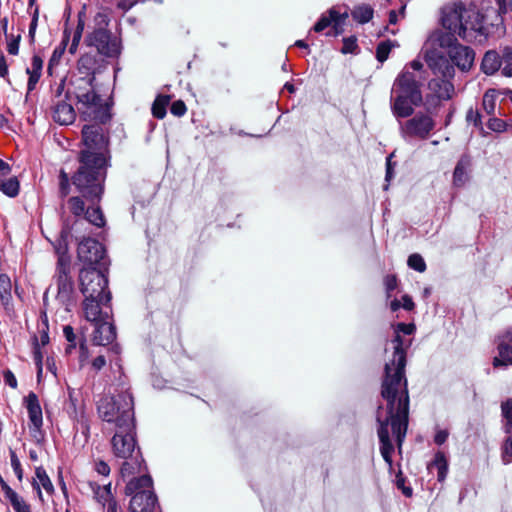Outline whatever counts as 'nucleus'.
Here are the masks:
<instances>
[{
	"label": "nucleus",
	"instance_id": "nucleus-1",
	"mask_svg": "<svg viewBox=\"0 0 512 512\" xmlns=\"http://www.w3.org/2000/svg\"><path fill=\"white\" fill-rule=\"evenodd\" d=\"M392 342L394 343L393 358L385 364L381 385V396L387 402L386 416L383 418L380 412L377 414L380 453L390 472L393 470L394 446L390 439L389 427L395 436L398 452L401 453L406 437L409 413V394L405 377V343L398 332Z\"/></svg>",
	"mask_w": 512,
	"mask_h": 512
},
{
	"label": "nucleus",
	"instance_id": "nucleus-2",
	"mask_svg": "<svg viewBox=\"0 0 512 512\" xmlns=\"http://www.w3.org/2000/svg\"><path fill=\"white\" fill-rule=\"evenodd\" d=\"M97 122L82 128L84 148L78 153V168L72 176L76 190L92 202L102 198L111 158L109 133Z\"/></svg>",
	"mask_w": 512,
	"mask_h": 512
},
{
	"label": "nucleus",
	"instance_id": "nucleus-3",
	"mask_svg": "<svg viewBox=\"0 0 512 512\" xmlns=\"http://www.w3.org/2000/svg\"><path fill=\"white\" fill-rule=\"evenodd\" d=\"M442 26L445 30L457 32V36L465 41L477 40L478 37H486L489 33L487 26L498 24L491 10L481 13L479 10L467 9L457 6L444 10Z\"/></svg>",
	"mask_w": 512,
	"mask_h": 512
},
{
	"label": "nucleus",
	"instance_id": "nucleus-4",
	"mask_svg": "<svg viewBox=\"0 0 512 512\" xmlns=\"http://www.w3.org/2000/svg\"><path fill=\"white\" fill-rule=\"evenodd\" d=\"M95 80L96 77L74 75L70 81L71 87L65 96L75 97L78 112L83 120L107 123L111 118L109 107L95 91Z\"/></svg>",
	"mask_w": 512,
	"mask_h": 512
},
{
	"label": "nucleus",
	"instance_id": "nucleus-5",
	"mask_svg": "<svg viewBox=\"0 0 512 512\" xmlns=\"http://www.w3.org/2000/svg\"><path fill=\"white\" fill-rule=\"evenodd\" d=\"M99 417L114 425V429L132 427L134 419V400L125 377L120 376L116 394L102 397L97 404Z\"/></svg>",
	"mask_w": 512,
	"mask_h": 512
},
{
	"label": "nucleus",
	"instance_id": "nucleus-6",
	"mask_svg": "<svg viewBox=\"0 0 512 512\" xmlns=\"http://www.w3.org/2000/svg\"><path fill=\"white\" fill-rule=\"evenodd\" d=\"M421 86L420 78L405 67L393 84L391 110L395 117H410L414 107L422 105Z\"/></svg>",
	"mask_w": 512,
	"mask_h": 512
},
{
	"label": "nucleus",
	"instance_id": "nucleus-7",
	"mask_svg": "<svg viewBox=\"0 0 512 512\" xmlns=\"http://www.w3.org/2000/svg\"><path fill=\"white\" fill-rule=\"evenodd\" d=\"M125 494L131 496L129 512H162L149 475L132 478L126 484Z\"/></svg>",
	"mask_w": 512,
	"mask_h": 512
},
{
	"label": "nucleus",
	"instance_id": "nucleus-8",
	"mask_svg": "<svg viewBox=\"0 0 512 512\" xmlns=\"http://www.w3.org/2000/svg\"><path fill=\"white\" fill-rule=\"evenodd\" d=\"M404 122L399 123L400 134L405 141H422L429 138L436 127V121L429 114L417 112Z\"/></svg>",
	"mask_w": 512,
	"mask_h": 512
},
{
	"label": "nucleus",
	"instance_id": "nucleus-9",
	"mask_svg": "<svg viewBox=\"0 0 512 512\" xmlns=\"http://www.w3.org/2000/svg\"><path fill=\"white\" fill-rule=\"evenodd\" d=\"M100 269L86 267L80 270V291L84 297H104L108 291V279Z\"/></svg>",
	"mask_w": 512,
	"mask_h": 512
},
{
	"label": "nucleus",
	"instance_id": "nucleus-10",
	"mask_svg": "<svg viewBox=\"0 0 512 512\" xmlns=\"http://www.w3.org/2000/svg\"><path fill=\"white\" fill-rule=\"evenodd\" d=\"M84 27H85V21L82 18L81 14L78 15L77 26L73 31H71L68 27H65V29L63 31V37H62L61 43L58 47H56L54 49V51L49 59V63H48V67H47L49 74H52L53 67L55 65H58L66 47L70 41V37H72V39H71V43L69 45L68 51L70 54L76 53L79 43L82 38Z\"/></svg>",
	"mask_w": 512,
	"mask_h": 512
},
{
	"label": "nucleus",
	"instance_id": "nucleus-11",
	"mask_svg": "<svg viewBox=\"0 0 512 512\" xmlns=\"http://www.w3.org/2000/svg\"><path fill=\"white\" fill-rule=\"evenodd\" d=\"M112 452L119 459H128L136 455L137 448L135 424L132 427L115 429L111 439Z\"/></svg>",
	"mask_w": 512,
	"mask_h": 512
},
{
	"label": "nucleus",
	"instance_id": "nucleus-12",
	"mask_svg": "<svg viewBox=\"0 0 512 512\" xmlns=\"http://www.w3.org/2000/svg\"><path fill=\"white\" fill-rule=\"evenodd\" d=\"M88 46L95 47L98 55L106 57H116L120 53L119 41L112 37L108 29L94 28V30L86 37Z\"/></svg>",
	"mask_w": 512,
	"mask_h": 512
},
{
	"label": "nucleus",
	"instance_id": "nucleus-13",
	"mask_svg": "<svg viewBox=\"0 0 512 512\" xmlns=\"http://www.w3.org/2000/svg\"><path fill=\"white\" fill-rule=\"evenodd\" d=\"M70 268H67V261L61 259L60 268H56L55 279L57 284L56 300L66 310L74 303V282L70 277Z\"/></svg>",
	"mask_w": 512,
	"mask_h": 512
},
{
	"label": "nucleus",
	"instance_id": "nucleus-14",
	"mask_svg": "<svg viewBox=\"0 0 512 512\" xmlns=\"http://www.w3.org/2000/svg\"><path fill=\"white\" fill-rule=\"evenodd\" d=\"M78 259L89 267L99 265L102 268L106 265V255L103 245L92 238H84L77 249Z\"/></svg>",
	"mask_w": 512,
	"mask_h": 512
},
{
	"label": "nucleus",
	"instance_id": "nucleus-15",
	"mask_svg": "<svg viewBox=\"0 0 512 512\" xmlns=\"http://www.w3.org/2000/svg\"><path fill=\"white\" fill-rule=\"evenodd\" d=\"M111 298L110 291H107L104 297H84L83 311L85 319L92 323H98L104 318H109V314L101 310V305H109Z\"/></svg>",
	"mask_w": 512,
	"mask_h": 512
},
{
	"label": "nucleus",
	"instance_id": "nucleus-16",
	"mask_svg": "<svg viewBox=\"0 0 512 512\" xmlns=\"http://www.w3.org/2000/svg\"><path fill=\"white\" fill-rule=\"evenodd\" d=\"M425 61L436 76L453 78L455 70L451 60L441 54L438 50L432 49L426 51Z\"/></svg>",
	"mask_w": 512,
	"mask_h": 512
},
{
	"label": "nucleus",
	"instance_id": "nucleus-17",
	"mask_svg": "<svg viewBox=\"0 0 512 512\" xmlns=\"http://www.w3.org/2000/svg\"><path fill=\"white\" fill-rule=\"evenodd\" d=\"M447 52L453 66L458 67L461 71H468L471 68L475 53L470 47L459 44L451 47Z\"/></svg>",
	"mask_w": 512,
	"mask_h": 512
},
{
	"label": "nucleus",
	"instance_id": "nucleus-18",
	"mask_svg": "<svg viewBox=\"0 0 512 512\" xmlns=\"http://www.w3.org/2000/svg\"><path fill=\"white\" fill-rule=\"evenodd\" d=\"M108 319L104 318L102 321L94 323L95 330L92 336L94 345L106 346L112 344L116 339V327Z\"/></svg>",
	"mask_w": 512,
	"mask_h": 512
},
{
	"label": "nucleus",
	"instance_id": "nucleus-19",
	"mask_svg": "<svg viewBox=\"0 0 512 512\" xmlns=\"http://www.w3.org/2000/svg\"><path fill=\"white\" fill-rule=\"evenodd\" d=\"M102 59L99 57V55L95 52H87L78 59L77 61V76H84V77H95L96 74L99 72Z\"/></svg>",
	"mask_w": 512,
	"mask_h": 512
},
{
	"label": "nucleus",
	"instance_id": "nucleus-20",
	"mask_svg": "<svg viewBox=\"0 0 512 512\" xmlns=\"http://www.w3.org/2000/svg\"><path fill=\"white\" fill-rule=\"evenodd\" d=\"M63 335L68 342L67 347L65 348V353L70 355L72 351L79 345V361L83 363L88 358V347L86 344V339L83 335L80 337L77 336L74 332V329L70 325H66L63 327Z\"/></svg>",
	"mask_w": 512,
	"mask_h": 512
},
{
	"label": "nucleus",
	"instance_id": "nucleus-21",
	"mask_svg": "<svg viewBox=\"0 0 512 512\" xmlns=\"http://www.w3.org/2000/svg\"><path fill=\"white\" fill-rule=\"evenodd\" d=\"M26 408L31 424L33 425L32 435L36 438L37 433L41 434V427L43 424L42 409L37 395L30 392L25 398Z\"/></svg>",
	"mask_w": 512,
	"mask_h": 512
},
{
	"label": "nucleus",
	"instance_id": "nucleus-22",
	"mask_svg": "<svg viewBox=\"0 0 512 512\" xmlns=\"http://www.w3.org/2000/svg\"><path fill=\"white\" fill-rule=\"evenodd\" d=\"M52 118L60 125H69L75 121L76 112L70 103L59 99L52 108Z\"/></svg>",
	"mask_w": 512,
	"mask_h": 512
},
{
	"label": "nucleus",
	"instance_id": "nucleus-23",
	"mask_svg": "<svg viewBox=\"0 0 512 512\" xmlns=\"http://www.w3.org/2000/svg\"><path fill=\"white\" fill-rule=\"evenodd\" d=\"M450 78L438 77L431 79L428 83L429 89L435 95L443 100H449L454 94V85L449 81Z\"/></svg>",
	"mask_w": 512,
	"mask_h": 512
},
{
	"label": "nucleus",
	"instance_id": "nucleus-24",
	"mask_svg": "<svg viewBox=\"0 0 512 512\" xmlns=\"http://www.w3.org/2000/svg\"><path fill=\"white\" fill-rule=\"evenodd\" d=\"M347 14H339L335 10L329 11V16L322 15V17L317 21V23L313 26V30L315 32H322L327 27H329L332 23L334 24L335 35L339 33L337 30L340 25L344 23Z\"/></svg>",
	"mask_w": 512,
	"mask_h": 512
},
{
	"label": "nucleus",
	"instance_id": "nucleus-25",
	"mask_svg": "<svg viewBox=\"0 0 512 512\" xmlns=\"http://www.w3.org/2000/svg\"><path fill=\"white\" fill-rule=\"evenodd\" d=\"M470 166L471 160L468 156H462L459 159L453 173V182L456 186H462L466 183Z\"/></svg>",
	"mask_w": 512,
	"mask_h": 512
},
{
	"label": "nucleus",
	"instance_id": "nucleus-26",
	"mask_svg": "<svg viewBox=\"0 0 512 512\" xmlns=\"http://www.w3.org/2000/svg\"><path fill=\"white\" fill-rule=\"evenodd\" d=\"M70 231L67 228H63L60 237L55 244V251L58 255L57 267L60 268L61 259L67 261V268H70V257L68 256V236Z\"/></svg>",
	"mask_w": 512,
	"mask_h": 512
},
{
	"label": "nucleus",
	"instance_id": "nucleus-27",
	"mask_svg": "<svg viewBox=\"0 0 512 512\" xmlns=\"http://www.w3.org/2000/svg\"><path fill=\"white\" fill-rule=\"evenodd\" d=\"M501 65L502 60L499 54L494 50H490L487 51L483 57L481 69L485 74L492 75L499 70Z\"/></svg>",
	"mask_w": 512,
	"mask_h": 512
},
{
	"label": "nucleus",
	"instance_id": "nucleus-28",
	"mask_svg": "<svg viewBox=\"0 0 512 512\" xmlns=\"http://www.w3.org/2000/svg\"><path fill=\"white\" fill-rule=\"evenodd\" d=\"M35 475L38 481L34 480L32 485L33 488L37 490L39 498L43 500L40 487L42 486L47 493L52 494L54 492V486L43 467H37L35 470Z\"/></svg>",
	"mask_w": 512,
	"mask_h": 512
},
{
	"label": "nucleus",
	"instance_id": "nucleus-29",
	"mask_svg": "<svg viewBox=\"0 0 512 512\" xmlns=\"http://www.w3.org/2000/svg\"><path fill=\"white\" fill-rule=\"evenodd\" d=\"M123 460L124 461L120 467V474L123 478H125L140 470L141 462L143 461L140 449L137 450L135 456Z\"/></svg>",
	"mask_w": 512,
	"mask_h": 512
},
{
	"label": "nucleus",
	"instance_id": "nucleus-30",
	"mask_svg": "<svg viewBox=\"0 0 512 512\" xmlns=\"http://www.w3.org/2000/svg\"><path fill=\"white\" fill-rule=\"evenodd\" d=\"M90 486L92 488L95 500L101 504L102 507H105V505L109 503L110 500L115 499L111 492V483L105 484L103 486L97 483H90Z\"/></svg>",
	"mask_w": 512,
	"mask_h": 512
},
{
	"label": "nucleus",
	"instance_id": "nucleus-31",
	"mask_svg": "<svg viewBox=\"0 0 512 512\" xmlns=\"http://www.w3.org/2000/svg\"><path fill=\"white\" fill-rule=\"evenodd\" d=\"M87 201L91 204V206H89L86 209V212L84 215L85 220H87L89 223H91L97 227H103L105 225V218H104L101 208L99 206H96L100 202V200H98L96 202H92L89 200H87Z\"/></svg>",
	"mask_w": 512,
	"mask_h": 512
},
{
	"label": "nucleus",
	"instance_id": "nucleus-32",
	"mask_svg": "<svg viewBox=\"0 0 512 512\" xmlns=\"http://www.w3.org/2000/svg\"><path fill=\"white\" fill-rule=\"evenodd\" d=\"M11 280L7 274H0V300L6 310L11 306Z\"/></svg>",
	"mask_w": 512,
	"mask_h": 512
},
{
	"label": "nucleus",
	"instance_id": "nucleus-33",
	"mask_svg": "<svg viewBox=\"0 0 512 512\" xmlns=\"http://www.w3.org/2000/svg\"><path fill=\"white\" fill-rule=\"evenodd\" d=\"M497 349L499 357H494L493 366L497 368L508 364L512 365V347L508 343L500 342Z\"/></svg>",
	"mask_w": 512,
	"mask_h": 512
},
{
	"label": "nucleus",
	"instance_id": "nucleus-34",
	"mask_svg": "<svg viewBox=\"0 0 512 512\" xmlns=\"http://www.w3.org/2000/svg\"><path fill=\"white\" fill-rule=\"evenodd\" d=\"M434 466L437 468L438 475L437 479L439 482H443L448 473V460L442 451L436 452L433 461L428 465V469Z\"/></svg>",
	"mask_w": 512,
	"mask_h": 512
},
{
	"label": "nucleus",
	"instance_id": "nucleus-35",
	"mask_svg": "<svg viewBox=\"0 0 512 512\" xmlns=\"http://www.w3.org/2000/svg\"><path fill=\"white\" fill-rule=\"evenodd\" d=\"M0 191L8 197H16L20 191V183L17 177L13 176L8 179L1 180Z\"/></svg>",
	"mask_w": 512,
	"mask_h": 512
},
{
	"label": "nucleus",
	"instance_id": "nucleus-36",
	"mask_svg": "<svg viewBox=\"0 0 512 512\" xmlns=\"http://www.w3.org/2000/svg\"><path fill=\"white\" fill-rule=\"evenodd\" d=\"M170 102V96L158 95L152 104V115L157 119H163L166 115V108Z\"/></svg>",
	"mask_w": 512,
	"mask_h": 512
},
{
	"label": "nucleus",
	"instance_id": "nucleus-37",
	"mask_svg": "<svg viewBox=\"0 0 512 512\" xmlns=\"http://www.w3.org/2000/svg\"><path fill=\"white\" fill-rule=\"evenodd\" d=\"M501 413L504 419L503 429L507 434L512 433V399H507L501 404Z\"/></svg>",
	"mask_w": 512,
	"mask_h": 512
},
{
	"label": "nucleus",
	"instance_id": "nucleus-38",
	"mask_svg": "<svg viewBox=\"0 0 512 512\" xmlns=\"http://www.w3.org/2000/svg\"><path fill=\"white\" fill-rule=\"evenodd\" d=\"M80 195L82 194L80 193ZM83 199L87 201V199L83 196H73L70 197L67 201L70 212L76 217L85 215L86 210Z\"/></svg>",
	"mask_w": 512,
	"mask_h": 512
},
{
	"label": "nucleus",
	"instance_id": "nucleus-39",
	"mask_svg": "<svg viewBox=\"0 0 512 512\" xmlns=\"http://www.w3.org/2000/svg\"><path fill=\"white\" fill-rule=\"evenodd\" d=\"M352 17L359 23H367L373 17V9L370 6H359L352 11Z\"/></svg>",
	"mask_w": 512,
	"mask_h": 512
},
{
	"label": "nucleus",
	"instance_id": "nucleus-40",
	"mask_svg": "<svg viewBox=\"0 0 512 512\" xmlns=\"http://www.w3.org/2000/svg\"><path fill=\"white\" fill-rule=\"evenodd\" d=\"M6 499L10 502L15 512H31V507L24 501L16 492L7 496Z\"/></svg>",
	"mask_w": 512,
	"mask_h": 512
},
{
	"label": "nucleus",
	"instance_id": "nucleus-41",
	"mask_svg": "<svg viewBox=\"0 0 512 512\" xmlns=\"http://www.w3.org/2000/svg\"><path fill=\"white\" fill-rule=\"evenodd\" d=\"M58 178H59L58 195L63 200L70 193V177H69L68 173L65 172L64 169H61L59 172ZM71 181H72V178H71Z\"/></svg>",
	"mask_w": 512,
	"mask_h": 512
},
{
	"label": "nucleus",
	"instance_id": "nucleus-42",
	"mask_svg": "<svg viewBox=\"0 0 512 512\" xmlns=\"http://www.w3.org/2000/svg\"><path fill=\"white\" fill-rule=\"evenodd\" d=\"M457 32L446 30L438 37L439 46L450 50L451 47L459 45L456 39Z\"/></svg>",
	"mask_w": 512,
	"mask_h": 512
},
{
	"label": "nucleus",
	"instance_id": "nucleus-43",
	"mask_svg": "<svg viewBox=\"0 0 512 512\" xmlns=\"http://www.w3.org/2000/svg\"><path fill=\"white\" fill-rule=\"evenodd\" d=\"M395 46L391 40L382 41L377 45L376 58L380 63L387 60L391 49Z\"/></svg>",
	"mask_w": 512,
	"mask_h": 512
},
{
	"label": "nucleus",
	"instance_id": "nucleus-44",
	"mask_svg": "<svg viewBox=\"0 0 512 512\" xmlns=\"http://www.w3.org/2000/svg\"><path fill=\"white\" fill-rule=\"evenodd\" d=\"M482 106L488 115H493L496 108V94L494 90L485 92L482 100Z\"/></svg>",
	"mask_w": 512,
	"mask_h": 512
},
{
	"label": "nucleus",
	"instance_id": "nucleus-45",
	"mask_svg": "<svg viewBox=\"0 0 512 512\" xmlns=\"http://www.w3.org/2000/svg\"><path fill=\"white\" fill-rule=\"evenodd\" d=\"M497 9L492 8L491 12L498 22H502V14H505L508 9L512 11V0H496Z\"/></svg>",
	"mask_w": 512,
	"mask_h": 512
},
{
	"label": "nucleus",
	"instance_id": "nucleus-46",
	"mask_svg": "<svg viewBox=\"0 0 512 512\" xmlns=\"http://www.w3.org/2000/svg\"><path fill=\"white\" fill-rule=\"evenodd\" d=\"M443 99L433 93L428 94L422 104L425 106V114L432 116L433 112L440 106Z\"/></svg>",
	"mask_w": 512,
	"mask_h": 512
},
{
	"label": "nucleus",
	"instance_id": "nucleus-47",
	"mask_svg": "<svg viewBox=\"0 0 512 512\" xmlns=\"http://www.w3.org/2000/svg\"><path fill=\"white\" fill-rule=\"evenodd\" d=\"M408 266L418 272H424L426 270V263L420 254H412L408 257Z\"/></svg>",
	"mask_w": 512,
	"mask_h": 512
},
{
	"label": "nucleus",
	"instance_id": "nucleus-48",
	"mask_svg": "<svg viewBox=\"0 0 512 512\" xmlns=\"http://www.w3.org/2000/svg\"><path fill=\"white\" fill-rule=\"evenodd\" d=\"M501 459L504 464L512 462V435L506 439L502 447Z\"/></svg>",
	"mask_w": 512,
	"mask_h": 512
},
{
	"label": "nucleus",
	"instance_id": "nucleus-49",
	"mask_svg": "<svg viewBox=\"0 0 512 512\" xmlns=\"http://www.w3.org/2000/svg\"><path fill=\"white\" fill-rule=\"evenodd\" d=\"M358 50L357 39L355 37H347L343 39L341 52L343 54L356 53Z\"/></svg>",
	"mask_w": 512,
	"mask_h": 512
},
{
	"label": "nucleus",
	"instance_id": "nucleus-50",
	"mask_svg": "<svg viewBox=\"0 0 512 512\" xmlns=\"http://www.w3.org/2000/svg\"><path fill=\"white\" fill-rule=\"evenodd\" d=\"M10 461H11V466H12L14 473L16 474L18 480L22 481L23 469H22L21 463H20L15 451H13V450H10Z\"/></svg>",
	"mask_w": 512,
	"mask_h": 512
},
{
	"label": "nucleus",
	"instance_id": "nucleus-51",
	"mask_svg": "<svg viewBox=\"0 0 512 512\" xmlns=\"http://www.w3.org/2000/svg\"><path fill=\"white\" fill-rule=\"evenodd\" d=\"M38 17H39V7L35 6L34 11L32 13V19L29 25V39L30 42L33 43L35 41V33L38 25Z\"/></svg>",
	"mask_w": 512,
	"mask_h": 512
},
{
	"label": "nucleus",
	"instance_id": "nucleus-52",
	"mask_svg": "<svg viewBox=\"0 0 512 512\" xmlns=\"http://www.w3.org/2000/svg\"><path fill=\"white\" fill-rule=\"evenodd\" d=\"M384 285H385L387 297L389 298V297H391L392 291H394L398 286L397 276L394 274L385 276Z\"/></svg>",
	"mask_w": 512,
	"mask_h": 512
},
{
	"label": "nucleus",
	"instance_id": "nucleus-53",
	"mask_svg": "<svg viewBox=\"0 0 512 512\" xmlns=\"http://www.w3.org/2000/svg\"><path fill=\"white\" fill-rule=\"evenodd\" d=\"M43 68V59L39 55H34L31 61V67L26 69V73L41 74Z\"/></svg>",
	"mask_w": 512,
	"mask_h": 512
},
{
	"label": "nucleus",
	"instance_id": "nucleus-54",
	"mask_svg": "<svg viewBox=\"0 0 512 512\" xmlns=\"http://www.w3.org/2000/svg\"><path fill=\"white\" fill-rule=\"evenodd\" d=\"M487 126L492 131L503 132L507 125L502 119L493 117L488 120Z\"/></svg>",
	"mask_w": 512,
	"mask_h": 512
},
{
	"label": "nucleus",
	"instance_id": "nucleus-55",
	"mask_svg": "<svg viewBox=\"0 0 512 512\" xmlns=\"http://www.w3.org/2000/svg\"><path fill=\"white\" fill-rule=\"evenodd\" d=\"M186 111V105L182 100H176L170 106V112L177 117L183 116Z\"/></svg>",
	"mask_w": 512,
	"mask_h": 512
},
{
	"label": "nucleus",
	"instance_id": "nucleus-56",
	"mask_svg": "<svg viewBox=\"0 0 512 512\" xmlns=\"http://www.w3.org/2000/svg\"><path fill=\"white\" fill-rule=\"evenodd\" d=\"M93 22L95 24V28L107 29L109 17L105 12H98L94 16Z\"/></svg>",
	"mask_w": 512,
	"mask_h": 512
},
{
	"label": "nucleus",
	"instance_id": "nucleus-57",
	"mask_svg": "<svg viewBox=\"0 0 512 512\" xmlns=\"http://www.w3.org/2000/svg\"><path fill=\"white\" fill-rule=\"evenodd\" d=\"M466 120L469 123H473L474 126H476V127L481 125V116H480L479 112L472 108H470L467 111Z\"/></svg>",
	"mask_w": 512,
	"mask_h": 512
},
{
	"label": "nucleus",
	"instance_id": "nucleus-58",
	"mask_svg": "<svg viewBox=\"0 0 512 512\" xmlns=\"http://www.w3.org/2000/svg\"><path fill=\"white\" fill-rule=\"evenodd\" d=\"M21 35H17L16 37H12V39L7 44V51L11 55H17L19 52V43H20Z\"/></svg>",
	"mask_w": 512,
	"mask_h": 512
},
{
	"label": "nucleus",
	"instance_id": "nucleus-59",
	"mask_svg": "<svg viewBox=\"0 0 512 512\" xmlns=\"http://www.w3.org/2000/svg\"><path fill=\"white\" fill-rule=\"evenodd\" d=\"M33 358L36 366L43 365V355L36 337L34 338Z\"/></svg>",
	"mask_w": 512,
	"mask_h": 512
},
{
	"label": "nucleus",
	"instance_id": "nucleus-60",
	"mask_svg": "<svg viewBox=\"0 0 512 512\" xmlns=\"http://www.w3.org/2000/svg\"><path fill=\"white\" fill-rule=\"evenodd\" d=\"M416 327L414 324L398 323L396 326V332L403 333L405 335H411L414 333Z\"/></svg>",
	"mask_w": 512,
	"mask_h": 512
},
{
	"label": "nucleus",
	"instance_id": "nucleus-61",
	"mask_svg": "<svg viewBox=\"0 0 512 512\" xmlns=\"http://www.w3.org/2000/svg\"><path fill=\"white\" fill-rule=\"evenodd\" d=\"M4 382L13 389L17 388V379L11 370H5L3 373Z\"/></svg>",
	"mask_w": 512,
	"mask_h": 512
},
{
	"label": "nucleus",
	"instance_id": "nucleus-62",
	"mask_svg": "<svg viewBox=\"0 0 512 512\" xmlns=\"http://www.w3.org/2000/svg\"><path fill=\"white\" fill-rule=\"evenodd\" d=\"M95 470L98 474L103 476H108L110 474V467L103 460H98L95 462Z\"/></svg>",
	"mask_w": 512,
	"mask_h": 512
},
{
	"label": "nucleus",
	"instance_id": "nucleus-63",
	"mask_svg": "<svg viewBox=\"0 0 512 512\" xmlns=\"http://www.w3.org/2000/svg\"><path fill=\"white\" fill-rule=\"evenodd\" d=\"M448 436H449L448 430H437V432L434 436V442L437 445H442L447 441Z\"/></svg>",
	"mask_w": 512,
	"mask_h": 512
},
{
	"label": "nucleus",
	"instance_id": "nucleus-64",
	"mask_svg": "<svg viewBox=\"0 0 512 512\" xmlns=\"http://www.w3.org/2000/svg\"><path fill=\"white\" fill-rule=\"evenodd\" d=\"M92 368L95 371H100L105 365H106V358L104 355H99L96 358L93 359Z\"/></svg>",
	"mask_w": 512,
	"mask_h": 512
}]
</instances>
